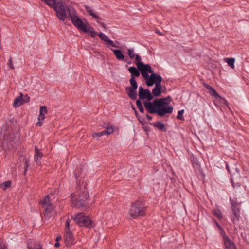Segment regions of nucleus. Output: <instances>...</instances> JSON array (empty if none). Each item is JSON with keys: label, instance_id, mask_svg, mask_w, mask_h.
I'll list each match as a JSON object with an SVG mask.
<instances>
[{"label": "nucleus", "instance_id": "1", "mask_svg": "<svg viewBox=\"0 0 249 249\" xmlns=\"http://www.w3.org/2000/svg\"><path fill=\"white\" fill-rule=\"evenodd\" d=\"M172 98L170 96L160 99L156 98L152 102H143L145 109L150 114H157L162 117L166 114L171 113L173 107L168 106Z\"/></svg>", "mask_w": 249, "mask_h": 249}, {"label": "nucleus", "instance_id": "2", "mask_svg": "<svg viewBox=\"0 0 249 249\" xmlns=\"http://www.w3.org/2000/svg\"><path fill=\"white\" fill-rule=\"evenodd\" d=\"M68 18H71L73 25L79 31L87 33L91 37L94 38L98 33L94 28L88 23L87 20L84 18L82 20L76 15V12L73 7L68 8Z\"/></svg>", "mask_w": 249, "mask_h": 249}, {"label": "nucleus", "instance_id": "3", "mask_svg": "<svg viewBox=\"0 0 249 249\" xmlns=\"http://www.w3.org/2000/svg\"><path fill=\"white\" fill-rule=\"evenodd\" d=\"M71 197L72 206L79 208L86 205L89 196L85 188H83L77 190L76 193H72Z\"/></svg>", "mask_w": 249, "mask_h": 249}, {"label": "nucleus", "instance_id": "4", "mask_svg": "<svg viewBox=\"0 0 249 249\" xmlns=\"http://www.w3.org/2000/svg\"><path fill=\"white\" fill-rule=\"evenodd\" d=\"M146 206L145 202L142 200H137L131 204L128 213L129 215L135 218L145 214Z\"/></svg>", "mask_w": 249, "mask_h": 249}, {"label": "nucleus", "instance_id": "5", "mask_svg": "<svg viewBox=\"0 0 249 249\" xmlns=\"http://www.w3.org/2000/svg\"><path fill=\"white\" fill-rule=\"evenodd\" d=\"M75 222L80 227H85L91 229L93 227L94 224L93 221L89 217L79 213L74 217H72Z\"/></svg>", "mask_w": 249, "mask_h": 249}, {"label": "nucleus", "instance_id": "6", "mask_svg": "<svg viewBox=\"0 0 249 249\" xmlns=\"http://www.w3.org/2000/svg\"><path fill=\"white\" fill-rule=\"evenodd\" d=\"M40 204L43 205L44 208V217L49 219L52 216V212L54 210V206L50 202V197L48 195L46 196L41 201Z\"/></svg>", "mask_w": 249, "mask_h": 249}, {"label": "nucleus", "instance_id": "7", "mask_svg": "<svg viewBox=\"0 0 249 249\" xmlns=\"http://www.w3.org/2000/svg\"><path fill=\"white\" fill-rule=\"evenodd\" d=\"M57 4L58 6L54 7L56 16L59 20L64 21L67 18V12H68L67 9L71 6H65L61 1L57 2Z\"/></svg>", "mask_w": 249, "mask_h": 249}, {"label": "nucleus", "instance_id": "8", "mask_svg": "<svg viewBox=\"0 0 249 249\" xmlns=\"http://www.w3.org/2000/svg\"><path fill=\"white\" fill-rule=\"evenodd\" d=\"M130 86L126 87L125 88V91L128 97L132 100L137 98L136 89L138 88L137 82H130Z\"/></svg>", "mask_w": 249, "mask_h": 249}, {"label": "nucleus", "instance_id": "9", "mask_svg": "<svg viewBox=\"0 0 249 249\" xmlns=\"http://www.w3.org/2000/svg\"><path fill=\"white\" fill-rule=\"evenodd\" d=\"M139 100L146 99V102H151L153 99V96L149 89H144L140 86L139 88Z\"/></svg>", "mask_w": 249, "mask_h": 249}, {"label": "nucleus", "instance_id": "10", "mask_svg": "<svg viewBox=\"0 0 249 249\" xmlns=\"http://www.w3.org/2000/svg\"><path fill=\"white\" fill-rule=\"evenodd\" d=\"M161 76L153 72L150 75V78L147 80L146 84L149 87L153 86L154 84H155V86H157L161 85Z\"/></svg>", "mask_w": 249, "mask_h": 249}, {"label": "nucleus", "instance_id": "11", "mask_svg": "<svg viewBox=\"0 0 249 249\" xmlns=\"http://www.w3.org/2000/svg\"><path fill=\"white\" fill-rule=\"evenodd\" d=\"M141 65H142L143 67L139 69V70L144 79L146 80V82L147 80H149L150 78V76L149 75L148 73L152 74L153 73V71L152 70L150 65L149 64H142Z\"/></svg>", "mask_w": 249, "mask_h": 249}, {"label": "nucleus", "instance_id": "12", "mask_svg": "<svg viewBox=\"0 0 249 249\" xmlns=\"http://www.w3.org/2000/svg\"><path fill=\"white\" fill-rule=\"evenodd\" d=\"M230 201L231 204V209L235 217L239 220L240 217V206L241 202H238L235 199L230 198Z\"/></svg>", "mask_w": 249, "mask_h": 249}, {"label": "nucleus", "instance_id": "13", "mask_svg": "<svg viewBox=\"0 0 249 249\" xmlns=\"http://www.w3.org/2000/svg\"><path fill=\"white\" fill-rule=\"evenodd\" d=\"M66 246L70 247L75 243L74 239L72 233L70 231H65L64 235Z\"/></svg>", "mask_w": 249, "mask_h": 249}, {"label": "nucleus", "instance_id": "14", "mask_svg": "<svg viewBox=\"0 0 249 249\" xmlns=\"http://www.w3.org/2000/svg\"><path fill=\"white\" fill-rule=\"evenodd\" d=\"M128 71L131 74V78L129 82H137L135 80L136 77H138L140 74V71L134 66L130 67L128 68Z\"/></svg>", "mask_w": 249, "mask_h": 249}, {"label": "nucleus", "instance_id": "15", "mask_svg": "<svg viewBox=\"0 0 249 249\" xmlns=\"http://www.w3.org/2000/svg\"><path fill=\"white\" fill-rule=\"evenodd\" d=\"M100 126L105 129V130L103 131L105 135H109L112 134L114 131V127L109 123H104Z\"/></svg>", "mask_w": 249, "mask_h": 249}, {"label": "nucleus", "instance_id": "16", "mask_svg": "<svg viewBox=\"0 0 249 249\" xmlns=\"http://www.w3.org/2000/svg\"><path fill=\"white\" fill-rule=\"evenodd\" d=\"M204 87L209 90V93L210 94L216 98H219L220 99H222L223 101L226 102V100L223 99L216 91V90L212 88L211 86L208 85V84L205 83L204 84Z\"/></svg>", "mask_w": 249, "mask_h": 249}, {"label": "nucleus", "instance_id": "17", "mask_svg": "<svg viewBox=\"0 0 249 249\" xmlns=\"http://www.w3.org/2000/svg\"><path fill=\"white\" fill-rule=\"evenodd\" d=\"M223 239L226 249H236L235 244L228 236H225Z\"/></svg>", "mask_w": 249, "mask_h": 249}, {"label": "nucleus", "instance_id": "18", "mask_svg": "<svg viewBox=\"0 0 249 249\" xmlns=\"http://www.w3.org/2000/svg\"><path fill=\"white\" fill-rule=\"evenodd\" d=\"M43 156L42 152L39 151L36 146L35 147L34 160L37 165L40 164V160Z\"/></svg>", "mask_w": 249, "mask_h": 249}, {"label": "nucleus", "instance_id": "19", "mask_svg": "<svg viewBox=\"0 0 249 249\" xmlns=\"http://www.w3.org/2000/svg\"><path fill=\"white\" fill-rule=\"evenodd\" d=\"M151 125L158 128L159 130L162 131L164 132L167 131V128H166L164 124L160 121H157L155 123L151 124Z\"/></svg>", "mask_w": 249, "mask_h": 249}, {"label": "nucleus", "instance_id": "20", "mask_svg": "<svg viewBox=\"0 0 249 249\" xmlns=\"http://www.w3.org/2000/svg\"><path fill=\"white\" fill-rule=\"evenodd\" d=\"M47 112V108L46 106H41L39 109V114L38 117V121H43L44 120L45 116V114Z\"/></svg>", "mask_w": 249, "mask_h": 249}, {"label": "nucleus", "instance_id": "21", "mask_svg": "<svg viewBox=\"0 0 249 249\" xmlns=\"http://www.w3.org/2000/svg\"><path fill=\"white\" fill-rule=\"evenodd\" d=\"M161 85L155 86V88L152 90V95L153 97L159 96L161 93Z\"/></svg>", "mask_w": 249, "mask_h": 249}, {"label": "nucleus", "instance_id": "22", "mask_svg": "<svg viewBox=\"0 0 249 249\" xmlns=\"http://www.w3.org/2000/svg\"><path fill=\"white\" fill-rule=\"evenodd\" d=\"M112 51L113 52V54L115 56L116 58L119 60H124V56L121 51L120 50H115L112 49Z\"/></svg>", "mask_w": 249, "mask_h": 249}, {"label": "nucleus", "instance_id": "23", "mask_svg": "<svg viewBox=\"0 0 249 249\" xmlns=\"http://www.w3.org/2000/svg\"><path fill=\"white\" fill-rule=\"evenodd\" d=\"M23 94L20 93V96L16 97L14 101L13 105L15 107H18L23 104L22 101Z\"/></svg>", "mask_w": 249, "mask_h": 249}, {"label": "nucleus", "instance_id": "24", "mask_svg": "<svg viewBox=\"0 0 249 249\" xmlns=\"http://www.w3.org/2000/svg\"><path fill=\"white\" fill-rule=\"evenodd\" d=\"M85 8L86 11L88 13V14L91 16H92L93 18L96 19H101V18L96 14L93 12L92 10H91L90 7L85 5Z\"/></svg>", "mask_w": 249, "mask_h": 249}, {"label": "nucleus", "instance_id": "25", "mask_svg": "<svg viewBox=\"0 0 249 249\" xmlns=\"http://www.w3.org/2000/svg\"><path fill=\"white\" fill-rule=\"evenodd\" d=\"M46 4L50 7L53 8L54 10V7L58 6L57 2L55 0H46L44 1Z\"/></svg>", "mask_w": 249, "mask_h": 249}, {"label": "nucleus", "instance_id": "26", "mask_svg": "<svg viewBox=\"0 0 249 249\" xmlns=\"http://www.w3.org/2000/svg\"><path fill=\"white\" fill-rule=\"evenodd\" d=\"M224 61L228 63L229 66L231 68H234L235 59L233 58H224Z\"/></svg>", "mask_w": 249, "mask_h": 249}, {"label": "nucleus", "instance_id": "27", "mask_svg": "<svg viewBox=\"0 0 249 249\" xmlns=\"http://www.w3.org/2000/svg\"><path fill=\"white\" fill-rule=\"evenodd\" d=\"M134 58H135V61H136V64L137 67L138 68V69L142 67L143 66L141 64H143V63L141 61V57L139 55L136 54V55H135Z\"/></svg>", "mask_w": 249, "mask_h": 249}, {"label": "nucleus", "instance_id": "28", "mask_svg": "<svg viewBox=\"0 0 249 249\" xmlns=\"http://www.w3.org/2000/svg\"><path fill=\"white\" fill-rule=\"evenodd\" d=\"M11 185V181H7L4 182L0 184V187L2 188L4 190H6L8 187H10Z\"/></svg>", "mask_w": 249, "mask_h": 249}, {"label": "nucleus", "instance_id": "29", "mask_svg": "<svg viewBox=\"0 0 249 249\" xmlns=\"http://www.w3.org/2000/svg\"><path fill=\"white\" fill-rule=\"evenodd\" d=\"M136 105H137V107L139 109V111L141 113H143L144 111V110L143 107L142 106V102L140 100H137Z\"/></svg>", "mask_w": 249, "mask_h": 249}, {"label": "nucleus", "instance_id": "30", "mask_svg": "<svg viewBox=\"0 0 249 249\" xmlns=\"http://www.w3.org/2000/svg\"><path fill=\"white\" fill-rule=\"evenodd\" d=\"M213 214L217 217V218L220 219L222 218V214L221 212L217 209L213 211Z\"/></svg>", "mask_w": 249, "mask_h": 249}, {"label": "nucleus", "instance_id": "31", "mask_svg": "<svg viewBox=\"0 0 249 249\" xmlns=\"http://www.w3.org/2000/svg\"><path fill=\"white\" fill-rule=\"evenodd\" d=\"M184 112V109H182L181 110L178 111V112L177 118L178 120L184 121L185 120L184 117L183 116V114Z\"/></svg>", "mask_w": 249, "mask_h": 249}, {"label": "nucleus", "instance_id": "32", "mask_svg": "<svg viewBox=\"0 0 249 249\" xmlns=\"http://www.w3.org/2000/svg\"><path fill=\"white\" fill-rule=\"evenodd\" d=\"M98 36L101 40H103L106 42H107L108 39H109L108 37L106 35H105L102 32L99 33Z\"/></svg>", "mask_w": 249, "mask_h": 249}, {"label": "nucleus", "instance_id": "33", "mask_svg": "<svg viewBox=\"0 0 249 249\" xmlns=\"http://www.w3.org/2000/svg\"><path fill=\"white\" fill-rule=\"evenodd\" d=\"M127 53L130 59H132L134 58L135 54L133 49H128L127 50Z\"/></svg>", "mask_w": 249, "mask_h": 249}, {"label": "nucleus", "instance_id": "34", "mask_svg": "<svg viewBox=\"0 0 249 249\" xmlns=\"http://www.w3.org/2000/svg\"><path fill=\"white\" fill-rule=\"evenodd\" d=\"M7 65L8 67L11 69H14V66L13 65V61H12V58L11 57H10V58L8 60V62L7 63Z\"/></svg>", "mask_w": 249, "mask_h": 249}, {"label": "nucleus", "instance_id": "35", "mask_svg": "<svg viewBox=\"0 0 249 249\" xmlns=\"http://www.w3.org/2000/svg\"><path fill=\"white\" fill-rule=\"evenodd\" d=\"M106 44L107 45H110L113 47H116V48L118 47V46L115 44V43L113 42V41H112L111 40H110V39H108V40L107 41V42H106Z\"/></svg>", "mask_w": 249, "mask_h": 249}, {"label": "nucleus", "instance_id": "36", "mask_svg": "<svg viewBox=\"0 0 249 249\" xmlns=\"http://www.w3.org/2000/svg\"><path fill=\"white\" fill-rule=\"evenodd\" d=\"M103 135H105L104 133V132L102 131L101 132H96V133H94L92 134V136L93 137H101Z\"/></svg>", "mask_w": 249, "mask_h": 249}, {"label": "nucleus", "instance_id": "37", "mask_svg": "<svg viewBox=\"0 0 249 249\" xmlns=\"http://www.w3.org/2000/svg\"><path fill=\"white\" fill-rule=\"evenodd\" d=\"M29 100L30 97L27 95H25L24 97L22 96V101L23 102V104L28 103L29 102Z\"/></svg>", "mask_w": 249, "mask_h": 249}, {"label": "nucleus", "instance_id": "38", "mask_svg": "<svg viewBox=\"0 0 249 249\" xmlns=\"http://www.w3.org/2000/svg\"><path fill=\"white\" fill-rule=\"evenodd\" d=\"M70 220L69 219H67L66 223V227H65V231H68V230L70 231Z\"/></svg>", "mask_w": 249, "mask_h": 249}, {"label": "nucleus", "instance_id": "39", "mask_svg": "<svg viewBox=\"0 0 249 249\" xmlns=\"http://www.w3.org/2000/svg\"><path fill=\"white\" fill-rule=\"evenodd\" d=\"M100 19H97V22L99 23L103 28H104L105 29H107V27H106V24L104 23V22H101L100 21Z\"/></svg>", "mask_w": 249, "mask_h": 249}, {"label": "nucleus", "instance_id": "40", "mask_svg": "<svg viewBox=\"0 0 249 249\" xmlns=\"http://www.w3.org/2000/svg\"><path fill=\"white\" fill-rule=\"evenodd\" d=\"M29 165V161L27 160H26L25 161V167H24V172H26L28 169V167Z\"/></svg>", "mask_w": 249, "mask_h": 249}, {"label": "nucleus", "instance_id": "41", "mask_svg": "<svg viewBox=\"0 0 249 249\" xmlns=\"http://www.w3.org/2000/svg\"><path fill=\"white\" fill-rule=\"evenodd\" d=\"M28 249H42V247L40 246V245L39 244H38L37 246H36V247L35 248V249H33L32 247H28Z\"/></svg>", "mask_w": 249, "mask_h": 249}, {"label": "nucleus", "instance_id": "42", "mask_svg": "<svg viewBox=\"0 0 249 249\" xmlns=\"http://www.w3.org/2000/svg\"><path fill=\"white\" fill-rule=\"evenodd\" d=\"M36 126H41L42 125V123L41 122V121H38L36 123Z\"/></svg>", "mask_w": 249, "mask_h": 249}, {"label": "nucleus", "instance_id": "43", "mask_svg": "<svg viewBox=\"0 0 249 249\" xmlns=\"http://www.w3.org/2000/svg\"><path fill=\"white\" fill-rule=\"evenodd\" d=\"M146 118H147V119L149 120V121H150L152 119V116H150L149 115H148V114H147L146 115Z\"/></svg>", "mask_w": 249, "mask_h": 249}, {"label": "nucleus", "instance_id": "44", "mask_svg": "<svg viewBox=\"0 0 249 249\" xmlns=\"http://www.w3.org/2000/svg\"><path fill=\"white\" fill-rule=\"evenodd\" d=\"M61 239V236H58L56 238L55 241L57 242H58L59 241H60Z\"/></svg>", "mask_w": 249, "mask_h": 249}, {"label": "nucleus", "instance_id": "45", "mask_svg": "<svg viewBox=\"0 0 249 249\" xmlns=\"http://www.w3.org/2000/svg\"><path fill=\"white\" fill-rule=\"evenodd\" d=\"M0 249H7L6 245H0Z\"/></svg>", "mask_w": 249, "mask_h": 249}, {"label": "nucleus", "instance_id": "46", "mask_svg": "<svg viewBox=\"0 0 249 249\" xmlns=\"http://www.w3.org/2000/svg\"><path fill=\"white\" fill-rule=\"evenodd\" d=\"M156 33L157 34H158L159 35H160V36H163V34L161 32H160L159 30H156Z\"/></svg>", "mask_w": 249, "mask_h": 249}, {"label": "nucleus", "instance_id": "47", "mask_svg": "<svg viewBox=\"0 0 249 249\" xmlns=\"http://www.w3.org/2000/svg\"><path fill=\"white\" fill-rule=\"evenodd\" d=\"M60 246V244L59 242H56L54 244V247L55 248H58Z\"/></svg>", "mask_w": 249, "mask_h": 249}, {"label": "nucleus", "instance_id": "48", "mask_svg": "<svg viewBox=\"0 0 249 249\" xmlns=\"http://www.w3.org/2000/svg\"><path fill=\"white\" fill-rule=\"evenodd\" d=\"M134 111H135V115H136V116L137 117V116H138V112L137 111V110H136V109H135V110H134Z\"/></svg>", "mask_w": 249, "mask_h": 249}, {"label": "nucleus", "instance_id": "49", "mask_svg": "<svg viewBox=\"0 0 249 249\" xmlns=\"http://www.w3.org/2000/svg\"><path fill=\"white\" fill-rule=\"evenodd\" d=\"M138 120H139V121L140 123H141L142 124L143 121H142V119H140V118H138Z\"/></svg>", "mask_w": 249, "mask_h": 249}, {"label": "nucleus", "instance_id": "50", "mask_svg": "<svg viewBox=\"0 0 249 249\" xmlns=\"http://www.w3.org/2000/svg\"><path fill=\"white\" fill-rule=\"evenodd\" d=\"M226 168H227V169L228 170V172H229V166L228 165H226Z\"/></svg>", "mask_w": 249, "mask_h": 249}, {"label": "nucleus", "instance_id": "51", "mask_svg": "<svg viewBox=\"0 0 249 249\" xmlns=\"http://www.w3.org/2000/svg\"><path fill=\"white\" fill-rule=\"evenodd\" d=\"M0 245H5L4 244H2L1 243H0Z\"/></svg>", "mask_w": 249, "mask_h": 249}, {"label": "nucleus", "instance_id": "52", "mask_svg": "<svg viewBox=\"0 0 249 249\" xmlns=\"http://www.w3.org/2000/svg\"><path fill=\"white\" fill-rule=\"evenodd\" d=\"M132 109H133L135 110V108L134 107H132Z\"/></svg>", "mask_w": 249, "mask_h": 249}, {"label": "nucleus", "instance_id": "53", "mask_svg": "<svg viewBox=\"0 0 249 249\" xmlns=\"http://www.w3.org/2000/svg\"><path fill=\"white\" fill-rule=\"evenodd\" d=\"M18 138H17V141H18Z\"/></svg>", "mask_w": 249, "mask_h": 249}]
</instances>
